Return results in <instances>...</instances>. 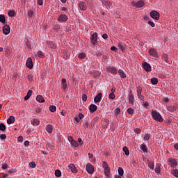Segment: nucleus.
<instances>
[{
  "instance_id": "nucleus-1",
  "label": "nucleus",
  "mask_w": 178,
  "mask_h": 178,
  "mask_svg": "<svg viewBox=\"0 0 178 178\" xmlns=\"http://www.w3.org/2000/svg\"><path fill=\"white\" fill-rule=\"evenodd\" d=\"M152 118L154 119V120H156V122H159V123H162V122H163L162 115H161V114L156 111H152Z\"/></svg>"
},
{
  "instance_id": "nucleus-2",
  "label": "nucleus",
  "mask_w": 178,
  "mask_h": 178,
  "mask_svg": "<svg viewBox=\"0 0 178 178\" xmlns=\"http://www.w3.org/2000/svg\"><path fill=\"white\" fill-rule=\"evenodd\" d=\"M98 42V33L97 32L93 33L90 37V42L92 45H97Z\"/></svg>"
},
{
  "instance_id": "nucleus-3",
  "label": "nucleus",
  "mask_w": 178,
  "mask_h": 178,
  "mask_svg": "<svg viewBox=\"0 0 178 178\" xmlns=\"http://www.w3.org/2000/svg\"><path fill=\"white\" fill-rule=\"evenodd\" d=\"M86 172L89 173V175H92L94 173V166L92 165L91 163H88L86 165Z\"/></svg>"
},
{
  "instance_id": "nucleus-4",
  "label": "nucleus",
  "mask_w": 178,
  "mask_h": 178,
  "mask_svg": "<svg viewBox=\"0 0 178 178\" xmlns=\"http://www.w3.org/2000/svg\"><path fill=\"white\" fill-rule=\"evenodd\" d=\"M159 13L156 10H153L150 13V17L154 20H159Z\"/></svg>"
},
{
  "instance_id": "nucleus-5",
  "label": "nucleus",
  "mask_w": 178,
  "mask_h": 178,
  "mask_svg": "<svg viewBox=\"0 0 178 178\" xmlns=\"http://www.w3.org/2000/svg\"><path fill=\"white\" fill-rule=\"evenodd\" d=\"M149 54L150 56H153V58H158L159 56L158 51L154 48H152L149 50Z\"/></svg>"
},
{
  "instance_id": "nucleus-6",
  "label": "nucleus",
  "mask_w": 178,
  "mask_h": 178,
  "mask_svg": "<svg viewBox=\"0 0 178 178\" xmlns=\"http://www.w3.org/2000/svg\"><path fill=\"white\" fill-rule=\"evenodd\" d=\"M3 33L5 35H8L10 33V26L9 25L6 24L3 26Z\"/></svg>"
},
{
  "instance_id": "nucleus-7",
  "label": "nucleus",
  "mask_w": 178,
  "mask_h": 178,
  "mask_svg": "<svg viewBox=\"0 0 178 178\" xmlns=\"http://www.w3.org/2000/svg\"><path fill=\"white\" fill-rule=\"evenodd\" d=\"M168 162L172 168H176L177 166V161L175 159L170 158L168 159Z\"/></svg>"
},
{
  "instance_id": "nucleus-8",
  "label": "nucleus",
  "mask_w": 178,
  "mask_h": 178,
  "mask_svg": "<svg viewBox=\"0 0 178 178\" xmlns=\"http://www.w3.org/2000/svg\"><path fill=\"white\" fill-rule=\"evenodd\" d=\"M106 71L111 73V74H118V70L114 67H107Z\"/></svg>"
},
{
  "instance_id": "nucleus-9",
  "label": "nucleus",
  "mask_w": 178,
  "mask_h": 178,
  "mask_svg": "<svg viewBox=\"0 0 178 178\" xmlns=\"http://www.w3.org/2000/svg\"><path fill=\"white\" fill-rule=\"evenodd\" d=\"M84 118V115L81 113H79V115L74 117V120L77 124L80 123V120Z\"/></svg>"
},
{
  "instance_id": "nucleus-10",
  "label": "nucleus",
  "mask_w": 178,
  "mask_h": 178,
  "mask_svg": "<svg viewBox=\"0 0 178 178\" xmlns=\"http://www.w3.org/2000/svg\"><path fill=\"white\" fill-rule=\"evenodd\" d=\"M142 65L144 70H145V72H151V65H149V63H143Z\"/></svg>"
},
{
  "instance_id": "nucleus-11",
  "label": "nucleus",
  "mask_w": 178,
  "mask_h": 178,
  "mask_svg": "<svg viewBox=\"0 0 178 178\" xmlns=\"http://www.w3.org/2000/svg\"><path fill=\"white\" fill-rule=\"evenodd\" d=\"M78 6L81 10H87V4L84 1H80Z\"/></svg>"
},
{
  "instance_id": "nucleus-12",
  "label": "nucleus",
  "mask_w": 178,
  "mask_h": 178,
  "mask_svg": "<svg viewBox=\"0 0 178 178\" xmlns=\"http://www.w3.org/2000/svg\"><path fill=\"white\" fill-rule=\"evenodd\" d=\"M102 98V93L99 92L94 98V102L95 104H98V102H101Z\"/></svg>"
},
{
  "instance_id": "nucleus-13",
  "label": "nucleus",
  "mask_w": 178,
  "mask_h": 178,
  "mask_svg": "<svg viewBox=\"0 0 178 178\" xmlns=\"http://www.w3.org/2000/svg\"><path fill=\"white\" fill-rule=\"evenodd\" d=\"M58 22H62L63 23L65 22H67V16L66 15L61 14L58 18Z\"/></svg>"
},
{
  "instance_id": "nucleus-14",
  "label": "nucleus",
  "mask_w": 178,
  "mask_h": 178,
  "mask_svg": "<svg viewBox=\"0 0 178 178\" xmlns=\"http://www.w3.org/2000/svg\"><path fill=\"white\" fill-rule=\"evenodd\" d=\"M33 59H31V58H28L27 60H26V67L29 69H31L33 67Z\"/></svg>"
},
{
  "instance_id": "nucleus-15",
  "label": "nucleus",
  "mask_w": 178,
  "mask_h": 178,
  "mask_svg": "<svg viewBox=\"0 0 178 178\" xmlns=\"http://www.w3.org/2000/svg\"><path fill=\"white\" fill-rule=\"evenodd\" d=\"M97 109H98V106L95 104H90L89 106V111H90L91 113H94Z\"/></svg>"
},
{
  "instance_id": "nucleus-16",
  "label": "nucleus",
  "mask_w": 178,
  "mask_h": 178,
  "mask_svg": "<svg viewBox=\"0 0 178 178\" xmlns=\"http://www.w3.org/2000/svg\"><path fill=\"white\" fill-rule=\"evenodd\" d=\"M68 169H70L72 173H77V169L76 168V166H74V164H70L68 165Z\"/></svg>"
},
{
  "instance_id": "nucleus-17",
  "label": "nucleus",
  "mask_w": 178,
  "mask_h": 178,
  "mask_svg": "<svg viewBox=\"0 0 178 178\" xmlns=\"http://www.w3.org/2000/svg\"><path fill=\"white\" fill-rule=\"evenodd\" d=\"M134 6H136V8H143V6H144V1H138V2L134 3Z\"/></svg>"
},
{
  "instance_id": "nucleus-18",
  "label": "nucleus",
  "mask_w": 178,
  "mask_h": 178,
  "mask_svg": "<svg viewBox=\"0 0 178 178\" xmlns=\"http://www.w3.org/2000/svg\"><path fill=\"white\" fill-rule=\"evenodd\" d=\"M54 130V127L51 124H48L46 127V131H47V133H52Z\"/></svg>"
},
{
  "instance_id": "nucleus-19",
  "label": "nucleus",
  "mask_w": 178,
  "mask_h": 178,
  "mask_svg": "<svg viewBox=\"0 0 178 178\" xmlns=\"http://www.w3.org/2000/svg\"><path fill=\"white\" fill-rule=\"evenodd\" d=\"M8 15L9 16V17H15V16H16V12H15L14 10H10L8 12Z\"/></svg>"
},
{
  "instance_id": "nucleus-20",
  "label": "nucleus",
  "mask_w": 178,
  "mask_h": 178,
  "mask_svg": "<svg viewBox=\"0 0 178 178\" xmlns=\"http://www.w3.org/2000/svg\"><path fill=\"white\" fill-rule=\"evenodd\" d=\"M15 122V117L13 115H10L9 118L7 120L8 124H12Z\"/></svg>"
},
{
  "instance_id": "nucleus-21",
  "label": "nucleus",
  "mask_w": 178,
  "mask_h": 178,
  "mask_svg": "<svg viewBox=\"0 0 178 178\" xmlns=\"http://www.w3.org/2000/svg\"><path fill=\"white\" fill-rule=\"evenodd\" d=\"M170 173L172 175L175 176V177L178 178V169L177 168H175V169L172 170Z\"/></svg>"
},
{
  "instance_id": "nucleus-22",
  "label": "nucleus",
  "mask_w": 178,
  "mask_h": 178,
  "mask_svg": "<svg viewBox=\"0 0 178 178\" xmlns=\"http://www.w3.org/2000/svg\"><path fill=\"white\" fill-rule=\"evenodd\" d=\"M36 101H38V102H45V99H44V97H42V95H38L36 97Z\"/></svg>"
},
{
  "instance_id": "nucleus-23",
  "label": "nucleus",
  "mask_w": 178,
  "mask_h": 178,
  "mask_svg": "<svg viewBox=\"0 0 178 178\" xmlns=\"http://www.w3.org/2000/svg\"><path fill=\"white\" fill-rule=\"evenodd\" d=\"M118 74L120 75V77H122V79H126V74L124 73V72L122 70H118Z\"/></svg>"
},
{
  "instance_id": "nucleus-24",
  "label": "nucleus",
  "mask_w": 178,
  "mask_h": 178,
  "mask_svg": "<svg viewBox=\"0 0 178 178\" xmlns=\"http://www.w3.org/2000/svg\"><path fill=\"white\" fill-rule=\"evenodd\" d=\"M148 167L149 169H152V170H154V168H155V163L154 161H148Z\"/></svg>"
},
{
  "instance_id": "nucleus-25",
  "label": "nucleus",
  "mask_w": 178,
  "mask_h": 178,
  "mask_svg": "<svg viewBox=\"0 0 178 178\" xmlns=\"http://www.w3.org/2000/svg\"><path fill=\"white\" fill-rule=\"evenodd\" d=\"M31 124H33V126H38V124H40V120L34 119L32 121H31Z\"/></svg>"
},
{
  "instance_id": "nucleus-26",
  "label": "nucleus",
  "mask_w": 178,
  "mask_h": 178,
  "mask_svg": "<svg viewBox=\"0 0 178 178\" xmlns=\"http://www.w3.org/2000/svg\"><path fill=\"white\" fill-rule=\"evenodd\" d=\"M104 174L106 176L108 177L111 175V168L107 167L106 168H104Z\"/></svg>"
},
{
  "instance_id": "nucleus-27",
  "label": "nucleus",
  "mask_w": 178,
  "mask_h": 178,
  "mask_svg": "<svg viewBox=\"0 0 178 178\" xmlns=\"http://www.w3.org/2000/svg\"><path fill=\"white\" fill-rule=\"evenodd\" d=\"M129 104L134 103V96H133V94L131 93L129 95Z\"/></svg>"
},
{
  "instance_id": "nucleus-28",
  "label": "nucleus",
  "mask_w": 178,
  "mask_h": 178,
  "mask_svg": "<svg viewBox=\"0 0 178 178\" xmlns=\"http://www.w3.org/2000/svg\"><path fill=\"white\" fill-rule=\"evenodd\" d=\"M0 22L3 24H5V23H6V18H5V15H0Z\"/></svg>"
},
{
  "instance_id": "nucleus-29",
  "label": "nucleus",
  "mask_w": 178,
  "mask_h": 178,
  "mask_svg": "<svg viewBox=\"0 0 178 178\" xmlns=\"http://www.w3.org/2000/svg\"><path fill=\"white\" fill-rule=\"evenodd\" d=\"M154 170L156 173H161V165L156 163Z\"/></svg>"
},
{
  "instance_id": "nucleus-30",
  "label": "nucleus",
  "mask_w": 178,
  "mask_h": 178,
  "mask_svg": "<svg viewBox=\"0 0 178 178\" xmlns=\"http://www.w3.org/2000/svg\"><path fill=\"white\" fill-rule=\"evenodd\" d=\"M71 147H72V148H77V147H79V143L77 141L74 140L71 142Z\"/></svg>"
},
{
  "instance_id": "nucleus-31",
  "label": "nucleus",
  "mask_w": 178,
  "mask_h": 178,
  "mask_svg": "<svg viewBox=\"0 0 178 178\" xmlns=\"http://www.w3.org/2000/svg\"><path fill=\"white\" fill-rule=\"evenodd\" d=\"M123 151L125 154V155H127V156H129V155H130V152L129 151V149L127 148V147H123Z\"/></svg>"
},
{
  "instance_id": "nucleus-32",
  "label": "nucleus",
  "mask_w": 178,
  "mask_h": 178,
  "mask_svg": "<svg viewBox=\"0 0 178 178\" xmlns=\"http://www.w3.org/2000/svg\"><path fill=\"white\" fill-rule=\"evenodd\" d=\"M55 176L56 177H60V176H62V172H60V170H55Z\"/></svg>"
},
{
  "instance_id": "nucleus-33",
  "label": "nucleus",
  "mask_w": 178,
  "mask_h": 178,
  "mask_svg": "<svg viewBox=\"0 0 178 178\" xmlns=\"http://www.w3.org/2000/svg\"><path fill=\"white\" fill-rule=\"evenodd\" d=\"M151 83L152 84H153L154 86H155V84H158V79L153 77L151 79Z\"/></svg>"
},
{
  "instance_id": "nucleus-34",
  "label": "nucleus",
  "mask_w": 178,
  "mask_h": 178,
  "mask_svg": "<svg viewBox=\"0 0 178 178\" xmlns=\"http://www.w3.org/2000/svg\"><path fill=\"white\" fill-rule=\"evenodd\" d=\"M0 130L1 131H5L6 130V126H5V124L3 123H0Z\"/></svg>"
},
{
  "instance_id": "nucleus-35",
  "label": "nucleus",
  "mask_w": 178,
  "mask_h": 178,
  "mask_svg": "<svg viewBox=\"0 0 178 178\" xmlns=\"http://www.w3.org/2000/svg\"><path fill=\"white\" fill-rule=\"evenodd\" d=\"M118 174L120 176H123V175L124 174V171L123 170V168L122 167L118 168Z\"/></svg>"
},
{
  "instance_id": "nucleus-36",
  "label": "nucleus",
  "mask_w": 178,
  "mask_h": 178,
  "mask_svg": "<svg viewBox=\"0 0 178 178\" xmlns=\"http://www.w3.org/2000/svg\"><path fill=\"white\" fill-rule=\"evenodd\" d=\"M163 58L164 59L165 62H166V63H169V58L168 57V54H163Z\"/></svg>"
},
{
  "instance_id": "nucleus-37",
  "label": "nucleus",
  "mask_w": 178,
  "mask_h": 178,
  "mask_svg": "<svg viewBox=\"0 0 178 178\" xmlns=\"http://www.w3.org/2000/svg\"><path fill=\"white\" fill-rule=\"evenodd\" d=\"M47 45H49V47H50V48H55V44H54V42L52 41H47Z\"/></svg>"
},
{
  "instance_id": "nucleus-38",
  "label": "nucleus",
  "mask_w": 178,
  "mask_h": 178,
  "mask_svg": "<svg viewBox=\"0 0 178 178\" xmlns=\"http://www.w3.org/2000/svg\"><path fill=\"white\" fill-rule=\"evenodd\" d=\"M83 127H84V129H90V125L88 122H84Z\"/></svg>"
},
{
  "instance_id": "nucleus-39",
  "label": "nucleus",
  "mask_w": 178,
  "mask_h": 178,
  "mask_svg": "<svg viewBox=\"0 0 178 178\" xmlns=\"http://www.w3.org/2000/svg\"><path fill=\"white\" fill-rule=\"evenodd\" d=\"M118 47L120 49H121V51H124V49H126V47H124L122 43H118Z\"/></svg>"
},
{
  "instance_id": "nucleus-40",
  "label": "nucleus",
  "mask_w": 178,
  "mask_h": 178,
  "mask_svg": "<svg viewBox=\"0 0 178 178\" xmlns=\"http://www.w3.org/2000/svg\"><path fill=\"white\" fill-rule=\"evenodd\" d=\"M29 166H30V168L35 169V168H36L37 165L35 164V163L34 161H31L29 163Z\"/></svg>"
},
{
  "instance_id": "nucleus-41",
  "label": "nucleus",
  "mask_w": 178,
  "mask_h": 178,
  "mask_svg": "<svg viewBox=\"0 0 178 178\" xmlns=\"http://www.w3.org/2000/svg\"><path fill=\"white\" fill-rule=\"evenodd\" d=\"M27 79H28L29 81H30V83H31V81H33V74H28Z\"/></svg>"
},
{
  "instance_id": "nucleus-42",
  "label": "nucleus",
  "mask_w": 178,
  "mask_h": 178,
  "mask_svg": "<svg viewBox=\"0 0 178 178\" xmlns=\"http://www.w3.org/2000/svg\"><path fill=\"white\" fill-rule=\"evenodd\" d=\"M50 112H56V106H49Z\"/></svg>"
},
{
  "instance_id": "nucleus-43",
  "label": "nucleus",
  "mask_w": 178,
  "mask_h": 178,
  "mask_svg": "<svg viewBox=\"0 0 178 178\" xmlns=\"http://www.w3.org/2000/svg\"><path fill=\"white\" fill-rule=\"evenodd\" d=\"M104 129H108V126H109V121L108 120H106L104 122Z\"/></svg>"
},
{
  "instance_id": "nucleus-44",
  "label": "nucleus",
  "mask_w": 178,
  "mask_h": 178,
  "mask_svg": "<svg viewBox=\"0 0 178 178\" xmlns=\"http://www.w3.org/2000/svg\"><path fill=\"white\" fill-rule=\"evenodd\" d=\"M78 58L79 59H84L86 58V54H84V53L79 54L78 56Z\"/></svg>"
},
{
  "instance_id": "nucleus-45",
  "label": "nucleus",
  "mask_w": 178,
  "mask_h": 178,
  "mask_svg": "<svg viewBox=\"0 0 178 178\" xmlns=\"http://www.w3.org/2000/svg\"><path fill=\"white\" fill-rule=\"evenodd\" d=\"M136 92L137 94H141V92H143V88H141V86H138Z\"/></svg>"
},
{
  "instance_id": "nucleus-46",
  "label": "nucleus",
  "mask_w": 178,
  "mask_h": 178,
  "mask_svg": "<svg viewBox=\"0 0 178 178\" xmlns=\"http://www.w3.org/2000/svg\"><path fill=\"white\" fill-rule=\"evenodd\" d=\"M141 149L142 151H143V152H147V145H142L141 146Z\"/></svg>"
},
{
  "instance_id": "nucleus-47",
  "label": "nucleus",
  "mask_w": 178,
  "mask_h": 178,
  "mask_svg": "<svg viewBox=\"0 0 178 178\" xmlns=\"http://www.w3.org/2000/svg\"><path fill=\"white\" fill-rule=\"evenodd\" d=\"M127 113L129 115H133L134 113V110H133L132 108H129L127 109Z\"/></svg>"
},
{
  "instance_id": "nucleus-48",
  "label": "nucleus",
  "mask_w": 178,
  "mask_h": 178,
  "mask_svg": "<svg viewBox=\"0 0 178 178\" xmlns=\"http://www.w3.org/2000/svg\"><path fill=\"white\" fill-rule=\"evenodd\" d=\"M108 98L110 99H115V98H116V96H115V93H110Z\"/></svg>"
},
{
  "instance_id": "nucleus-49",
  "label": "nucleus",
  "mask_w": 178,
  "mask_h": 178,
  "mask_svg": "<svg viewBox=\"0 0 178 178\" xmlns=\"http://www.w3.org/2000/svg\"><path fill=\"white\" fill-rule=\"evenodd\" d=\"M38 56L39 58H44V53H42V51H38Z\"/></svg>"
},
{
  "instance_id": "nucleus-50",
  "label": "nucleus",
  "mask_w": 178,
  "mask_h": 178,
  "mask_svg": "<svg viewBox=\"0 0 178 178\" xmlns=\"http://www.w3.org/2000/svg\"><path fill=\"white\" fill-rule=\"evenodd\" d=\"M149 137H150L149 134H145L143 138H144V140H145L146 141H148V140H149Z\"/></svg>"
},
{
  "instance_id": "nucleus-51",
  "label": "nucleus",
  "mask_w": 178,
  "mask_h": 178,
  "mask_svg": "<svg viewBox=\"0 0 178 178\" xmlns=\"http://www.w3.org/2000/svg\"><path fill=\"white\" fill-rule=\"evenodd\" d=\"M137 97H138V98H139L140 99V101L144 100V96H143V95H141V93H138Z\"/></svg>"
},
{
  "instance_id": "nucleus-52",
  "label": "nucleus",
  "mask_w": 178,
  "mask_h": 178,
  "mask_svg": "<svg viewBox=\"0 0 178 178\" xmlns=\"http://www.w3.org/2000/svg\"><path fill=\"white\" fill-rule=\"evenodd\" d=\"M114 113L115 115H119V113H120V108H115L114 111Z\"/></svg>"
},
{
  "instance_id": "nucleus-53",
  "label": "nucleus",
  "mask_w": 178,
  "mask_h": 178,
  "mask_svg": "<svg viewBox=\"0 0 178 178\" xmlns=\"http://www.w3.org/2000/svg\"><path fill=\"white\" fill-rule=\"evenodd\" d=\"M102 166L104 169H106V168H109V166H108V163H106V161H103Z\"/></svg>"
},
{
  "instance_id": "nucleus-54",
  "label": "nucleus",
  "mask_w": 178,
  "mask_h": 178,
  "mask_svg": "<svg viewBox=\"0 0 178 178\" xmlns=\"http://www.w3.org/2000/svg\"><path fill=\"white\" fill-rule=\"evenodd\" d=\"M0 139L1 140H6V134H1Z\"/></svg>"
},
{
  "instance_id": "nucleus-55",
  "label": "nucleus",
  "mask_w": 178,
  "mask_h": 178,
  "mask_svg": "<svg viewBox=\"0 0 178 178\" xmlns=\"http://www.w3.org/2000/svg\"><path fill=\"white\" fill-rule=\"evenodd\" d=\"M33 15H34V12H33V10H29V11L28 12V16H29V17H33Z\"/></svg>"
},
{
  "instance_id": "nucleus-56",
  "label": "nucleus",
  "mask_w": 178,
  "mask_h": 178,
  "mask_svg": "<svg viewBox=\"0 0 178 178\" xmlns=\"http://www.w3.org/2000/svg\"><path fill=\"white\" fill-rule=\"evenodd\" d=\"M135 133H136V134H140L141 133V129H138V128H136L134 129Z\"/></svg>"
},
{
  "instance_id": "nucleus-57",
  "label": "nucleus",
  "mask_w": 178,
  "mask_h": 178,
  "mask_svg": "<svg viewBox=\"0 0 178 178\" xmlns=\"http://www.w3.org/2000/svg\"><path fill=\"white\" fill-rule=\"evenodd\" d=\"M44 3V0H38V5H39L40 6H42Z\"/></svg>"
},
{
  "instance_id": "nucleus-58",
  "label": "nucleus",
  "mask_w": 178,
  "mask_h": 178,
  "mask_svg": "<svg viewBox=\"0 0 178 178\" xmlns=\"http://www.w3.org/2000/svg\"><path fill=\"white\" fill-rule=\"evenodd\" d=\"M105 5H106V6H108V8H110L111 5H112V3L109 1H107L105 2Z\"/></svg>"
},
{
  "instance_id": "nucleus-59",
  "label": "nucleus",
  "mask_w": 178,
  "mask_h": 178,
  "mask_svg": "<svg viewBox=\"0 0 178 178\" xmlns=\"http://www.w3.org/2000/svg\"><path fill=\"white\" fill-rule=\"evenodd\" d=\"M82 101H87V95L84 94L82 95Z\"/></svg>"
},
{
  "instance_id": "nucleus-60",
  "label": "nucleus",
  "mask_w": 178,
  "mask_h": 178,
  "mask_svg": "<svg viewBox=\"0 0 178 178\" xmlns=\"http://www.w3.org/2000/svg\"><path fill=\"white\" fill-rule=\"evenodd\" d=\"M148 24H149L151 27H155V23L151 22L150 20L148 22Z\"/></svg>"
},
{
  "instance_id": "nucleus-61",
  "label": "nucleus",
  "mask_w": 178,
  "mask_h": 178,
  "mask_svg": "<svg viewBox=\"0 0 178 178\" xmlns=\"http://www.w3.org/2000/svg\"><path fill=\"white\" fill-rule=\"evenodd\" d=\"M32 94H33V90H29L28 91L26 95H27L28 97H31Z\"/></svg>"
},
{
  "instance_id": "nucleus-62",
  "label": "nucleus",
  "mask_w": 178,
  "mask_h": 178,
  "mask_svg": "<svg viewBox=\"0 0 178 178\" xmlns=\"http://www.w3.org/2000/svg\"><path fill=\"white\" fill-rule=\"evenodd\" d=\"M62 84V87H63V90H66V88H67V83H61Z\"/></svg>"
},
{
  "instance_id": "nucleus-63",
  "label": "nucleus",
  "mask_w": 178,
  "mask_h": 178,
  "mask_svg": "<svg viewBox=\"0 0 178 178\" xmlns=\"http://www.w3.org/2000/svg\"><path fill=\"white\" fill-rule=\"evenodd\" d=\"M68 141H70V144L72 143V141H74L73 136H68Z\"/></svg>"
},
{
  "instance_id": "nucleus-64",
  "label": "nucleus",
  "mask_w": 178,
  "mask_h": 178,
  "mask_svg": "<svg viewBox=\"0 0 178 178\" xmlns=\"http://www.w3.org/2000/svg\"><path fill=\"white\" fill-rule=\"evenodd\" d=\"M26 47L30 49V48H31V43L30 42V41H27L26 42Z\"/></svg>"
}]
</instances>
